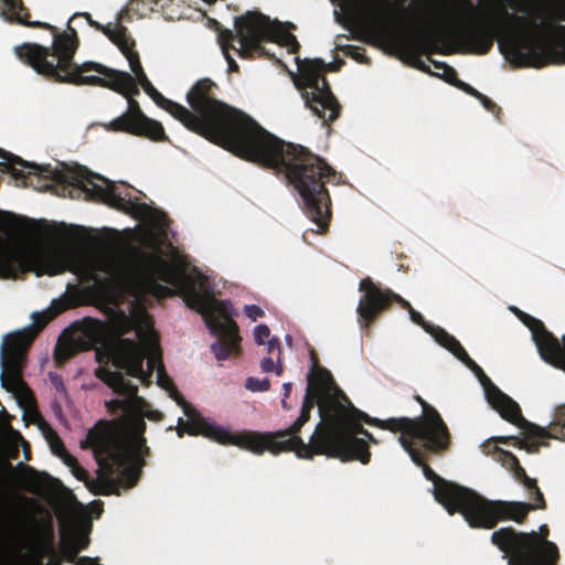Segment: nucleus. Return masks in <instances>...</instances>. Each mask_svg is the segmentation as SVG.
<instances>
[{
  "instance_id": "nucleus-1",
  "label": "nucleus",
  "mask_w": 565,
  "mask_h": 565,
  "mask_svg": "<svg viewBox=\"0 0 565 565\" xmlns=\"http://www.w3.org/2000/svg\"><path fill=\"white\" fill-rule=\"evenodd\" d=\"M401 2V34L412 30L427 53L444 39L461 52L489 53L498 41L518 67L565 63V2Z\"/></svg>"
},
{
  "instance_id": "nucleus-2",
  "label": "nucleus",
  "mask_w": 565,
  "mask_h": 565,
  "mask_svg": "<svg viewBox=\"0 0 565 565\" xmlns=\"http://www.w3.org/2000/svg\"><path fill=\"white\" fill-rule=\"evenodd\" d=\"M130 68L135 83L152 100L180 120L189 130L233 154L284 174L298 191L305 214L326 233L332 216L327 183H338L337 171L307 148L286 142L267 131L243 111L216 98L217 85L210 78L198 81L186 94L192 110L166 98L148 79L140 62Z\"/></svg>"
},
{
  "instance_id": "nucleus-3",
  "label": "nucleus",
  "mask_w": 565,
  "mask_h": 565,
  "mask_svg": "<svg viewBox=\"0 0 565 565\" xmlns=\"http://www.w3.org/2000/svg\"><path fill=\"white\" fill-rule=\"evenodd\" d=\"M307 382L299 417L278 434L284 438V452L294 451L301 459L326 455L342 461L369 463L371 452L364 438L375 445L379 441L362 423L390 430L377 423L387 419L371 417L358 409L335 383L331 372L316 365V362L307 375Z\"/></svg>"
},
{
  "instance_id": "nucleus-4",
  "label": "nucleus",
  "mask_w": 565,
  "mask_h": 565,
  "mask_svg": "<svg viewBox=\"0 0 565 565\" xmlns=\"http://www.w3.org/2000/svg\"><path fill=\"white\" fill-rule=\"evenodd\" d=\"M147 270L141 269L126 258H111L105 264V271L120 285L132 286L138 291L148 292L156 298H166L173 295L172 289L163 286L159 280L175 286L183 297L186 306L201 313L211 333L216 341L211 345L212 352L218 361H224L233 353H239L238 326L232 319L231 302L217 300L213 296L206 276L198 273L195 276L186 275L183 269L168 263L159 256L138 252Z\"/></svg>"
},
{
  "instance_id": "nucleus-5",
  "label": "nucleus",
  "mask_w": 565,
  "mask_h": 565,
  "mask_svg": "<svg viewBox=\"0 0 565 565\" xmlns=\"http://www.w3.org/2000/svg\"><path fill=\"white\" fill-rule=\"evenodd\" d=\"M0 15L9 21L26 26L41 28L50 31L52 44L44 46L36 43H23L14 47L15 55L24 64L31 66L38 74L57 83L73 85H92L109 88L121 95H138L134 77L130 75L129 83L121 81V77L84 75L71 72L72 60L79 45L77 32L73 22L77 14H73L66 24V30L58 29L50 23L40 20H31V14L24 2H0Z\"/></svg>"
},
{
  "instance_id": "nucleus-6",
  "label": "nucleus",
  "mask_w": 565,
  "mask_h": 565,
  "mask_svg": "<svg viewBox=\"0 0 565 565\" xmlns=\"http://www.w3.org/2000/svg\"><path fill=\"white\" fill-rule=\"evenodd\" d=\"M0 157L6 161L0 162V172L9 173L15 180L26 182L28 178L34 175L43 178L47 182L44 189L52 186L49 182L61 185L63 191H68L73 198V191L85 193L89 200L102 202L117 211L132 214L137 217L153 216L158 226H164L167 215L163 212L151 209L147 203L131 201L118 192L115 183L102 175L94 174L84 168L58 170L50 164L39 166L28 162L22 158L0 149Z\"/></svg>"
},
{
  "instance_id": "nucleus-7",
  "label": "nucleus",
  "mask_w": 565,
  "mask_h": 565,
  "mask_svg": "<svg viewBox=\"0 0 565 565\" xmlns=\"http://www.w3.org/2000/svg\"><path fill=\"white\" fill-rule=\"evenodd\" d=\"M83 449L90 448L98 463V477H89L85 486L95 495L119 494L118 483L132 488L140 478V467L128 465L136 458L132 451L125 448L118 439L106 430L93 428L85 440L81 443Z\"/></svg>"
},
{
  "instance_id": "nucleus-8",
  "label": "nucleus",
  "mask_w": 565,
  "mask_h": 565,
  "mask_svg": "<svg viewBox=\"0 0 565 565\" xmlns=\"http://www.w3.org/2000/svg\"><path fill=\"white\" fill-rule=\"evenodd\" d=\"M548 535L546 524L531 532L505 526L492 532L491 543L503 553L508 565H557L559 551L554 542L548 541Z\"/></svg>"
},
{
  "instance_id": "nucleus-9",
  "label": "nucleus",
  "mask_w": 565,
  "mask_h": 565,
  "mask_svg": "<svg viewBox=\"0 0 565 565\" xmlns=\"http://www.w3.org/2000/svg\"><path fill=\"white\" fill-rule=\"evenodd\" d=\"M96 376L107 384L116 394L122 398H115L107 403V407L111 413L122 412L130 417L131 429L135 434L130 444L118 440L125 448L132 451L136 456L129 460L128 465H138L140 470L146 465V456H149L150 449L146 445L143 431L146 422L142 418L147 402L138 395V386L127 380L119 371H110L108 369L98 367Z\"/></svg>"
},
{
  "instance_id": "nucleus-10",
  "label": "nucleus",
  "mask_w": 565,
  "mask_h": 565,
  "mask_svg": "<svg viewBox=\"0 0 565 565\" xmlns=\"http://www.w3.org/2000/svg\"><path fill=\"white\" fill-rule=\"evenodd\" d=\"M184 415L188 420H184L182 417L178 420L177 434L179 437H183L185 433L191 436L202 435L218 444L237 446L255 455H262L265 451H269L273 455L284 452V438L278 436L280 430L274 433H259L255 430L232 433L224 427L207 422L195 407H188Z\"/></svg>"
},
{
  "instance_id": "nucleus-11",
  "label": "nucleus",
  "mask_w": 565,
  "mask_h": 565,
  "mask_svg": "<svg viewBox=\"0 0 565 565\" xmlns=\"http://www.w3.org/2000/svg\"><path fill=\"white\" fill-rule=\"evenodd\" d=\"M415 399L423 408V415L416 418L392 417L387 422H377L392 433H401L398 441L404 449L409 448V438L415 439L428 454L439 455L450 446V433L437 409L419 395Z\"/></svg>"
},
{
  "instance_id": "nucleus-12",
  "label": "nucleus",
  "mask_w": 565,
  "mask_h": 565,
  "mask_svg": "<svg viewBox=\"0 0 565 565\" xmlns=\"http://www.w3.org/2000/svg\"><path fill=\"white\" fill-rule=\"evenodd\" d=\"M343 64V60L330 64L319 58L298 61L299 75L295 79V85L301 90L306 106L322 119L324 125L340 116L341 106L323 74L327 71L337 72Z\"/></svg>"
},
{
  "instance_id": "nucleus-13",
  "label": "nucleus",
  "mask_w": 565,
  "mask_h": 565,
  "mask_svg": "<svg viewBox=\"0 0 565 565\" xmlns=\"http://www.w3.org/2000/svg\"><path fill=\"white\" fill-rule=\"evenodd\" d=\"M67 265V258L57 250L23 245L0 235V278L15 279L28 271L55 276L64 273Z\"/></svg>"
},
{
  "instance_id": "nucleus-14",
  "label": "nucleus",
  "mask_w": 565,
  "mask_h": 565,
  "mask_svg": "<svg viewBox=\"0 0 565 565\" xmlns=\"http://www.w3.org/2000/svg\"><path fill=\"white\" fill-rule=\"evenodd\" d=\"M53 308L55 309L54 313L50 311L33 313V324L4 337L0 352V364L2 367V385L6 388L10 390L20 384L28 348L49 321L66 309L65 306L56 308L55 302H53Z\"/></svg>"
},
{
  "instance_id": "nucleus-15",
  "label": "nucleus",
  "mask_w": 565,
  "mask_h": 565,
  "mask_svg": "<svg viewBox=\"0 0 565 565\" xmlns=\"http://www.w3.org/2000/svg\"><path fill=\"white\" fill-rule=\"evenodd\" d=\"M534 507L520 501L488 500L470 490L460 514L470 527L491 530L500 521H514L522 524Z\"/></svg>"
},
{
  "instance_id": "nucleus-16",
  "label": "nucleus",
  "mask_w": 565,
  "mask_h": 565,
  "mask_svg": "<svg viewBox=\"0 0 565 565\" xmlns=\"http://www.w3.org/2000/svg\"><path fill=\"white\" fill-rule=\"evenodd\" d=\"M461 361L479 380L482 385L488 403L500 416L513 425L525 427L531 436H544L547 433L527 422L523 416L519 404L503 393L483 372V370L466 353Z\"/></svg>"
},
{
  "instance_id": "nucleus-17",
  "label": "nucleus",
  "mask_w": 565,
  "mask_h": 565,
  "mask_svg": "<svg viewBox=\"0 0 565 565\" xmlns=\"http://www.w3.org/2000/svg\"><path fill=\"white\" fill-rule=\"evenodd\" d=\"M409 448L405 449L411 456L413 462L423 468L424 476L434 483V495L449 514L460 513L462 505L470 492V489L458 486L439 477L425 462L424 455L420 449L426 451L415 439L409 438Z\"/></svg>"
},
{
  "instance_id": "nucleus-18",
  "label": "nucleus",
  "mask_w": 565,
  "mask_h": 565,
  "mask_svg": "<svg viewBox=\"0 0 565 565\" xmlns=\"http://www.w3.org/2000/svg\"><path fill=\"white\" fill-rule=\"evenodd\" d=\"M359 289L363 292L356 308L361 328H369L393 302H397L407 311L413 309L412 305L403 297L391 289L380 288L370 277L360 281Z\"/></svg>"
},
{
  "instance_id": "nucleus-19",
  "label": "nucleus",
  "mask_w": 565,
  "mask_h": 565,
  "mask_svg": "<svg viewBox=\"0 0 565 565\" xmlns=\"http://www.w3.org/2000/svg\"><path fill=\"white\" fill-rule=\"evenodd\" d=\"M235 31L241 49L237 50L241 57H249L254 52L263 50L262 43L273 41L276 30L268 17L254 11L235 19Z\"/></svg>"
},
{
  "instance_id": "nucleus-20",
  "label": "nucleus",
  "mask_w": 565,
  "mask_h": 565,
  "mask_svg": "<svg viewBox=\"0 0 565 565\" xmlns=\"http://www.w3.org/2000/svg\"><path fill=\"white\" fill-rule=\"evenodd\" d=\"M128 99V110L121 116L111 120L108 129L127 132L130 135L146 137L153 141H168L163 126L151 118H148L141 110L135 95H124Z\"/></svg>"
},
{
  "instance_id": "nucleus-21",
  "label": "nucleus",
  "mask_w": 565,
  "mask_h": 565,
  "mask_svg": "<svg viewBox=\"0 0 565 565\" xmlns=\"http://www.w3.org/2000/svg\"><path fill=\"white\" fill-rule=\"evenodd\" d=\"M156 339L159 342V335L154 330H150L141 338L140 344L132 340L124 339L121 341V349L114 358V365L120 370H125L127 375L132 377L145 379L146 373L143 370V362L153 356L150 350L149 341Z\"/></svg>"
},
{
  "instance_id": "nucleus-22",
  "label": "nucleus",
  "mask_w": 565,
  "mask_h": 565,
  "mask_svg": "<svg viewBox=\"0 0 565 565\" xmlns=\"http://www.w3.org/2000/svg\"><path fill=\"white\" fill-rule=\"evenodd\" d=\"M139 3L140 2H127V6L116 14V24L114 28H111L110 23L107 26H102L99 23L93 21L90 14L87 12L76 13L77 18L84 17L88 21L89 25L97 30H102L103 33L118 46L120 52L128 60L130 68L135 66L132 62H140V58L138 52L135 50V41L128 35L127 28L121 23L132 20L131 12L135 11L134 6H138ZM141 3L145 4L146 2Z\"/></svg>"
},
{
  "instance_id": "nucleus-23",
  "label": "nucleus",
  "mask_w": 565,
  "mask_h": 565,
  "mask_svg": "<svg viewBox=\"0 0 565 565\" xmlns=\"http://www.w3.org/2000/svg\"><path fill=\"white\" fill-rule=\"evenodd\" d=\"M522 320L531 330L541 358L546 363L565 371V335L563 337V344H561L541 320L526 313H522Z\"/></svg>"
},
{
  "instance_id": "nucleus-24",
  "label": "nucleus",
  "mask_w": 565,
  "mask_h": 565,
  "mask_svg": "<svg viewBox=\"0 0 565 565\" xmlns=\"http://www.w3.org/2000/svg\"><path fill=\"white\" fill-rule=\"evenodd\" d=\"M71 334L78 343V348L88 350L102 342L104 326L97 319L85 318L72 326Z\"/></svg>"
},
{
  "instance_id": "nucleus-25",
  "label": "nucleus",
  "mask_w": 565,
  "mask_h": 565,
  "mask_svg": "<svg viewBox=\"0 0 565 565\" xmlns=\"http://www.w3.org/2000/svg\"><path fill=\"white\" fill-rule=\"evenodd\" d=\"M149 347L153 352V356H151L148 362V376H150L151 373L157 370L158 385L168 392L175 387V385L172 379L166 373L164 365L162 363V351L160 348V342H158L156 339H151L149 341Z\"/></svg>"
},
{
  "instance_id": "nucleus-26",
  "label": "nucleus",
  "mask_w": 565,
  "mask_h": 565,
  "mask_svg": "<svg viewBox=\"0 0 565 565\" xmlns=\"http://www.w3.org/2000/svg\"><path fill=\"white\" fill-rule=\"evenodd\" d=\"M519 427V425H516ZM539 427V425H536ZM521 429L524 430L525 435L527 438H540L542 440L537 441V440H531V441H526L522 438L519 439V441L514 443L513 446L519 448V449H524L526 452L529 454H537L540 451V448L541 447H548L550 444L546 439H550V438H553V439H559V440H565V434L561 431V435L562 436H557L556 434H552L550 433L546 428H544V430L547 433V435H544V436H531L529 433H527V429L525 427H521ZM541 428V426H540ZM543 429V427H542Z\"/></svg>"
},
{
  "instance_id": "nucleus-27",
  "label": "nucleus",
  "mask_w": 565,
  "mask_h": 565,
  "mask_svg": "<svg viewBox=\"0 0 565 565\" xmlns=\"http://www.w3.org/2000/svg\"><path fill=\"white\" fill-rule=\"evenodd\" d=\"M429 334L436 340L438 344L451 352L458 360H460L467 353L460 342L441 327L434 326Z\"/></svg>"
},
{
  "instance_id": "nucleus-28",
  "label": "nucleus",
  "mask_w": 565,
  "mask_h": 565,
  "mask_svg": "<svg viewBox=\"0 0 565 565\" xmlns=\"http://www.w3.org/2000/svg\"><path fill=\"white\" fill-rule=\"evenodd\" d=\"M70 71L71 72H77L78 71V74H84V73H87V72H92V71H95L97 72L98 74L103 75V76H113V77H121V81L126 82V83H129L130 81V74L127 73V72H121V71H116V70H113V68H109L105 65H102L99 63H96V62H85L81 65H77L74 63V58L72 60V65L70 66Z\"/></svg>"
},
{
  "instance_id": "nucleus-29",
  "label": "nucleus",
  "mask_w": 565,
  "mask_h": 565,
  "mask_svg": "<svg viewBox=\"0 0 565 565\" xmlns=\"http://www.w3.org/2000/svg\"><path fill=\"white\" fill-rule=\"evenodd\" d=\"M23 224H31L32 227L35 226V222L24 216H17L10 212H0V231L4 232L7 235H12L18 232L19 227Z\"/></svg>"
},
{
  "instance_id": "nucleus-30",
  "label": "nucleus",
  "mask_w": 565,
  "mask_h": 565,
  "mask_svg": "<svg viewBox=\"0 0 565 565\" xmlns=\"http://www.w3.org/2000/svg\"><path fill=\"white\" fill-rule=\"evenodd\" d=\"M520 482L524 486V488L529 492V499L534 501V503H527L531 507H534L533 510H545L546 502L542 491L537 486V481L534 478H531L526 475V478H522Z\"/></svg>"
},
{
  "instance_id": "nucleus-31",
  "label": "nucleus",
  "mask_w": 565,
  "mask_h": 565,
  "mask_svg": "<svg viewBox=\"0 0 565 565\" xmlns=\"http://www.w3.org/2000/svg\"><path fill=\"white\" fill-rule=\"evenodd\" d=\"M78 343L71 334L68 339L64 340L60 338L55 351L54 358L58 364H62L73 358L77 351Z\"/></svg>"
},
{
  "instance_id": "nucleus-32",
  "label": "nucleus",
  "mask_w": 565,
  "mask_h": 565,
  "mask_svg": "<svg viewBox=\"0 0 565 565\" xmlns=\"http://www.w3.org/2000/svg\"><path fill=\"white\" fill-rule=\"evenodd\" d=\"M505 469L511 471L514 478L520 481L522 478H526L524 468L520 465L519 459L508 450L500 451V456L497 459Z\"/></svg>"
},
{
  "instance_id": "nucleus-33",
  "label": "nucleus",
  "mask_w": 565,
  "mask_h": 565,
  "mask_svg": "<svg viewBox=\"0 0 565 565\" xmlns=\"http://www.w3.org/2000/svg\"><path fill=\"white\" fill-rule=\"evenodd\" d=\"M337 50L342 51L347 56L353 58L358 63L366 64V65L371 64V58L369 56H366L364 49H361V47H358L354 45H349V44L341 45V44L337 43Z\"/></svg>"
},
{
  "instance_id": "nucleus-34",
  "label": "nucleus",
  "mask_w": 565,
  "mask_h": 565,
  "mask_svg": "<svg viewBox=\"0 0 565 565\" xmlns=\"http://www.w3.org/2000/svg\"><path fill=\"white\" fill-rule=\"evenodd\" d=\"M245 387L252 392H266L270 387V381L268 379L259 380L249 376L246 379Z\"/></svg>"
},
{
  "instance_id": "nucleus-35",
  "label": "nucleus",
  "mask_w": 565,
  "mask_h": 565,
  "mask_svg": "<svg viewBox=\"0 0 565 565\" xmlns=\"http://www.w3.org/2000/svg\"><path fill=\"white\" fill-rule=\"evenodd\" d=\"M481 450L484 455L491 456L495 461L500 456V451H504V449L500 448L494 441L493 438L486 440L481 444Z\"/></svg>"
},
{
  "instance_id": "nucleus-36",
  "label": "nucleus",
  "mask_w": 565,
  "mask_h": 565,
  "mask_svg": "<svg viewBox=\"0 0 565 565\" xmlns=\"http://www.w3.org/2000/svg\"><path fill=\"white\" fill-rule=\"evenodd\" d=\"M411 320L417 326L422 327L427 333L430 332L434 324L427 322L423 315L416 311L414 308L408 311Z\"/></svg>"
},
{
  "instance_id": "nucleus-37",
  "label": "nucleus",
  "mask_w": 565,
  "mask_h": 565,
  "mask_svg": "<svg viewBox=\"0 0 565 565\" xmlns=\"http://www.w3.org/2000/svg\"><path fill=\"white\" fill-rule=\"evenodd\" d=\"M270 335V329L266 324H258L254 330L255 342L259 345L266 343V339Z\"/></svg>"
},
{
  "instance_id": "nucleus-38",
  "label": "nucleus",
  "mask_w": 565,
  "mask_h": 565,
  "mask_svg": "<svg viewBox=\"0 0 565 565\" xmlns=\"http://www.w3.org/2000/svg\"><path fill=\"white\" fill-rule=\"evenodd\" d=\"M169 396L180 406L185 413L188 411V407H193L191 403H189L183 395L178 391L177 386L168 391Z\"/></svg>"
},
{
  "instance_id": "nucleus-39",
  "label": "nucleus",
  "mask_w": 565,
  "mask_h": 565,
  "mask_svg": "<svg viewBox=\"0 0 565 565\" xmlns=\"http://www.w3.org/2000/svg\"><path fill=\"white\" fill-rule=\"evenodd\" d=\"M444 81H446L447 83L456 86V84H458V81H460L458 78V73L457 71L451 67L450 65H444V72L441 75H439Z\"/></svg>"
},
{
  "instance_id": "nucleus-40",
  "label": "nucleus",
  "mask_w": 565,
  "mask_h": 565,
  "mask_svg": "<svg viewBox=\"0 0 565 565\" xmlns=\"http://www.w3.org/2000/svg\"><path fill=\"white\" fill-rule=\"evenodd\" d=\"M244 312L253 321H256L257 319L265 316L264 310L257 305H246Z\"/></svg>"
},
{
  "instance_id": "nucleus-41",
  "label": "nucleus",
  "mask_w": 565,
  "mask_h": 565,
  "mask_svg": "<svg viewBox=\"0 0 565 565\" xmlns=\"http://www.w3.org/2000/svg\"><path fill=\"white\" fill-rule=\"evenodd\" d=\"M478 100H480V103L482 104V106L490 113L492 114H499L501 111V108L493 102L491 100L489 97H487L486 95H483L482 93L480 94V98H477Z\"/></svg>"
},
{
  "instance_id": "nucleus-42",
  "label": "nucleus",
  "mask_w": 565,
  "mask_h": 565,
  "mask_svg": "<svg viewBox=\"0 0 565 565\" xmlns=\"http://www.w3.org/2000/svg\"><path fill=\"white\" fill-rule=\"evenodd\" d=\"M50 446L53 451V454L61 456L62 452H65V447L61 438L54 434L53 438L50 439Z\"/></svg>"
},
{
  "instance_id": "nucleus-43",
  "label": "nucleus",
  "mask_w": 565,
  "mask_h": 565,
  "mask_svg": "<svg viewBox=\"0 0 565 565\" xmlns=\"http://www.w3.org/2000/svg\"><path fill=\"white\" fill-rule=\"evenodd\" d=\"M72 473L74 477H76V479L83 481L84 483H86V481L89 479V473L86 469H84L79 462L73 467V469H71Z\"/></svg>"
},
{
  "instance_id": "nucleus-44",
  "label": "nucleus",
  "mask_w": 565,
  "mask_h": 565,
  "mask_svg": "<svg viewBox=\"0 0 565 565\" xmlns=\"http://www.w3.org/2000/svg\"><path fill=\"white\" fill-rule=\"evenodd\" d=\"M456 87L475 98H480L481 93L479 90H477L475 87H472L471 85H469L468 83L458 81V84H456Z\"/></svg>"
},
{
  "instance_id": "nucleus-45",
  "label": "nucleus",
  "mask_w": 565,
  "mask_h": 565,
  "mask_svg": "<svg viewBox=\"0 0 565 565\" xmlns=\"http://www.w3.org/2000/svg\"><path fill=\"white\" fill-rule=\"evenodd\" d=\"M265 344L267 345V351L269 354H274L275 352H277V361H279V356L281 353L279 340L277 338H273L268 340Z\"/></svg>"
},
{
  "instance_id": "nucleus-46",
  "label": "nucleus",
  "mask_w": 565,
  "mask_h": 565,
  "mask_svg": "<svg viewBox=\"0 0 565 565\" xmlns=\"http://www.w3.org/2000/svg\"><path fill=\"white\" fill-rule=\"evenodd\" d=\"M222 49H223L225 60L228 64V71L230 72H238L239 67H238L236 61L233 58V56L228 53V46L223 45Z\"/></svg>"
},
{
  "instance_id": "nucleus-47",
  "label": "nucleus",
  "mask_w": 565,
  "mask_h": 565,
  "mask_svg": "<svg viewBox=\"0 0 565 565\" xmlns=\"http://www.w3.org/2000/svg\"><path fill=\"white\" fill-rule=\"evenodd\" d=\"M555 422L558 426H561L559 433H564L563 429L565 428V405L557 407L555 413ZM558 436L562 435L559 434Z\"/></svg>"
},
{
  "instance_id": "nucleus-48",
  "label": "nucleus",
  "mask_w": 565,
  "mask_h": 565,
  "mask_svg": "<svg viewBox=\"0 0 565 565\" xmlns=\"http://www.w3.org/2000/svg\"><path fill=\"white\" fill-rule=\"evenodd\" d=\"M60 458L71 469H73V467H75L78 463V460L73 455H71L67 450H65V452H62Z\"/></svg>"
},
{
  "instance_id": "nucleus-49",
  "label": "nucleus",
  "mask_w": 565,
  "mask_h": 565,
  "mask_svg": "<svg viewBox=\"0 0 565 565\" xmlns=\"http://www.w3.org/2000/svg\"><path fill=\"white\" fill-rule=\"evenodd\" d=\"M26 556L28 557H36V558H41L42 557L40 551H34V550L31 548V550H29L26 555L17 554L18 565H25Z\"/></svg>"
},
{
  "instance_id": "nucleus-50",
  "label": "nucleus",
  "mask_w": 565,
  "mask_h": 565,
  "mask_svg": "<svg viewBox=\"0 0 565 565\" xmlns=\"http://www.w3.org/2000/svg\"><path fill=\"white\" fill-rule=\"evenodd\" d=\"M260 369L263 372H273L274 369H275V362H274V359L273 358H264L262 361H260Z\"/></svg>"
},
{
  "instance_id": "nucleus-51",
  "label": "nucleus",
  "mask_w": 565,
  "mask_h": 565,
  "mask_svg": "<svg viewBox=\"0 0 565 565\" xmlns=\"http://www.w3.org/2000/svg\"><path fill=\"white\" fill-rule=\"evenodd\" d=\"M520 437H516V436H500V437H494L493 438V441L498 445V444H504V445H508V444H511L513 445L514 443L519 441Z\"/></svg>"
},
{
  "instance_id": "nucleus-52",
  "label": "nucleus",
  "mask_w": 565,
  "mask_h": 565,
  "mask_svg": "<svg viewBox=\"0 0 565 565\" xmlns=\"http://www.w3.org/2000/svg\"><path fill=\"white\" fill-rule=\"evenodd\" d=\"M19 438L21 440V445H22V448H23L24 459L26 461H29L31 459V448H30V445L21 435H19Z\"/></svg>"
},
{
  "instance_id": "nucleus-53",
  "label": "nucleus",
  "mask_w": 565,
  "mask_h": 565,
  "mask_svg": "<svg viewBox=\"0 0 565 565\" xmlns=\"http://www.w3.org/2000/svg\"><path fill=\"white\" fill-rule=\"evenodd\" d=\"M15 468L19 470H22L23 472H25L26 475H30V476H33L36 473V470L33 467L26 466L23 462H19Z\"/></svg>"
},
{
  "instance_id": "nucleus-54",
  "label": "nucleus",
  "mask_w": 565,
  "mask_h": 565,
  "mask_svg": "<svg viewBox=\"0 0 565 565\" xmlns=\"http://www.w3.org/2000/svg\"><path fill=\"white\" fill-rule=\"evenodd\" d=\"M289 45L292 53H296L300 49V44L295 35H289Z\"/></svg>"
},
{
  "instance_id": "nucleus-55",
  "label": "nucleus",
  "mask_w": 565,
  "mask_h": 565,
  "mask_svg": "<svg viewBox=\"0 0 565 565\" xmlns=\"http://www.w3.org/2000/svg\"><path fill=\"white\" fill-rule=\"evenodd\" d=\"M13 470V467L12 465L4 460L0 463V477L3 475L4 471H12Z\"/></svg>"
},
{
  "instance_id": "nucleus-56",
  "label": "nucleus",
  "mask_w": 565,
  "mask_h": 565,
  "mask_svg": "<svg viewBox=\"0 0 565 565\" xmlns=\"http://www.w3.org/2000/svg\"><path fill=\"white\" fill-rule=\"evenodd\" d=\"M416 67L418 70H420L422 72H425V73H428V74H431L430 70H429V66L425 64V62H423L422 60H417L416 61Z\"/></svg>"
},
{
  "instance_id": "nucleus-57",
  "label": "nucleus",
  "mask_w": 565,
  "mask_h": 565,
  "mask_svg": "<svg viewBox=\"0 0 565 565\" xmlns=\"http://www.w3.org/2000/svg\"><path fill=\"white\" fill-rule=\"evenodd\" d=\"M79 541L81 542H79L78 546L73 550V555H76L78 553V551L87 547V544H88L87 539L82 537Z\"/></svg>"
},
{
  "instance_id": "nucleus-58",
  "label": "nucleus",
  "mask_w": 565,
  "mask_h": 565,
  "mask_svg": "<svg viewBox=\"0 0 565 565\" xmlns=\"http://www.w3.org/2000/svg\"><path fill=\"white\" fill-rule=\"evenodd\" d=\"M282 388H284V397L288 398L290 396V394H291L292 383H290V382L285 383L282 385Z\"/></svg>"
},
{
  "instance_id": "nucleus-59",
  "label": "nucleus",
  "mask_w": 565,
  "mask_h": 565,
  "mask_svg": "<svg viewBox=\"0 0 565 565\" xmlns=\"http://www.w3.org/2000/svg\"><path fill=\"white\" fill-rule=\"evenodd\" d=\"M84 228L83 227H79V226H72L70 228H66V232L64 233L66 236H71V235H74L81 231H83Z\"/></svg>"
},
{
  "instance_id": "nucleus-60",
  "label": "nucleus",
  "mask_w": 565,
  "mask_h": 565,
  "mask_svg": "<svg viewBox=\"0 0 565 565\" xmlns=\"http://www.w3.org/2000/svg\"><path fill=\"white\" fill-rule=\"evenodd\" d=\"M430 62L434 64V67H435L436 70H440V71H443V72H444V65H448V64H447V63H445V62H437V61H433V60H430Z\"/></svg>"
},
{
  "instance_id": "nucleus-61",
  "label": "nucleus",
  "mask_w": 565,
  "mask_h": 565,
  "mask_svg": "<svg viewBox=\"0 0 565 565\" xmlns=\"http://www.w3.org/2000/svg\"><path fill=\"white\" fill-rule=\"evenodd\" d=\"M274 371H275V373L277 375H281L282 374L284 369H282V364L280 363V360L278 361L277 365H275Z\"/></svg>"
},
{
  "instance_id": "nucleus-62",
  "label": "nucleus",
  "mask_w": 565,
  "mask_h": 565,
  "mask_svg": "<svg viewBox=\"0 0 565 565\" xmlns=\"http://www.w3.org/2000/svg\"><path fill=\"white\" fill-rule=\"evenodd\" d=\"M281 406H282L285 409H289V408H290V407H289V405L287 404V402H286V398H285V397L281 399Z\"/></svg>"
},
{
  "instance_id": "nucleus-63",
  "label": "nucleus",
  "mask_w": 565,
  "mask_h": 565,
  "mask_svg": "<svg viewBox=\"0 0 565 565\" xmlns=\"http://www.w3.org/2000/svg\"><path fill=\"white\" fill-rule=\"evenodd\" d=\"M18 456H19V450H18V449H15V450H13V451H12V454H11V456H10V457H11L12 459H17V458H18Z\"/></svg>"
},
{
  "instance_id": "nucleus-64",
  "label": "nucleus",
  "mask_w": 565,
  "mask_h": 565,
  "mask_svg": "<svg viewBox=\"0 0 565 565\" xmlns=\"http://www.w3.org/2000/svg\"><path fill=\"white\" fill-rule=\"evenodd\" d=\"M227 36H228L230 40L234 39V34L231 31L227 32Z\"/></svg>"
}]
</instances>
